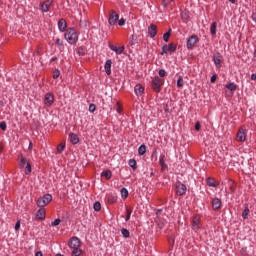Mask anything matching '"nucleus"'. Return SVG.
Segmentation results:
<instances>
[{
	"label": "nucleus",
	"instance_id": "27",
	"mask_svg": "<svg viewBox=\"0 0 256 256\" xmlns=\"http://www.w3.org/2000/svg\"><path fill=\"white\" fill-rule=\"evenodd\" d=\"M121 197L122 199H127V197H129V190H127V188L123 187L121 188Z\"/></svg>",
	"mask_w": 256,
	"mask_h": 256
},
{
	"label": "nucleus",
	"instance_id": "43",
	"mask_svg": "<svg viewBox=\"0 0 256 256\" xmlns=\"http://www.w3.org/2000/svg\"><path fill=\"white\" fill-rule=\"evenodd\" d=\"M59 75H61V72L59 71V69L54 70L53 72V79H58Z\"/></svg>",
	"mask_w": 256,
	"mask_h": 256
},
{
	"label": "nucleus",
	"instance_id": "53",
	"mask_svg": "<svg viewBox=\"0 0 256 256\" xmlns=\"http://www.w3.org/2000/svg\"><path fill=\"white\" fill-rule=\"evenodd\" d=\"M18 229H21V221H17L15 224V231H17Z\"/></svg>",
	"mask_w": 256,
	"mask_h": 256
},
{
	"label": "nucleus",
	"instance_id": "46",
	"mask_svg": "<svg viewBox=\"0 0 256 256\" xmlns=\"http://www.w3.org/2000/svg\"><path fill=\"white\" fill-rule=\"evenodd\" d=\"M159 77H165V75H167V71H165V69H160L158 71Z\"/></svg>",
	"mask_w": 256,
	"mask_h": 256
},
{
	"label": "nucleus",
	"instance_id": "24",
	"mask_svg": "<svg viewBox=\"0 0 256 256\" xmlns=\"http://www.w3.org/2000/svg\"><path fill=\"white\" fill-rule=\"evenodd\" d=\"M145 153H147V146L142 144L138 148V155L143 156Z\"/></svg>",
	"mask_w": 256,
	"mask_h": 256
},
{
	"label": "nucleus",
	"instance_id": "19",
	"mask_svg": "<svg viewBox=\"0 0 256 256\" xmlns=\"http://www.w3.org/2000/svg\"><path fill=\"white\" fill-rule=\"evenodd\" d=\"M69 139L72 145H77V143H79V136L73 132L69 133Z\"/></svg>",
	"mask_w": 256,
	"mask_h": 256
},
{
	"label": "nucleus",
	"instance_id": "9",
	"mask_svg": "<svg viewBox=\"0 0 256 256\" xmlns=\"http://www.w3.org/2000/svg\"><path fill=\"white\" fill-rule=\"evenodd\" d=\"M51 5H53V0H46L45 2L40 3V11L42 13H49L51 9Z\"/></svg>",
	"mask_w": 256,
	"mask_h": 256
},
{
	"label": "nucleus",
	"instance_id": "31",
	"mask_svg": "<svg viewBox=\"0 0 256 256\" xmlns=\"http://www.w3.org/2000/svg\"><path fill=\"white\" fill-rule=\"evenodd\" d=\"M71 256H80L83 254V250L79 248H72Z\"/></svg>",
	"mask_w": 256,
	"mask_h": 256
},
{
	"label": "nucleus",
	"instance_id": "5",
	"mask_svg": "<svg viewBox=\"0 0 256 256\" xmlns=\"http://www.w3.org/2000/svg\"><path fill=\"white\" fill-rule=\"evenodd\" d=\"M175 189H176V195H179L180 197H183V195L187 193V185H185L179 180L176 181L175 183Z\"/></svg>",
	"mask_w": 256,
	"mask_h": 256
},
{
	"label": "nucleus",
	"instance_id": "22",
	"mask_svg": "<svg viewBox=\"0 0 256 256\" xmlns=\"http://www.w3.org/2000/svg\"><path fill=\"white\" fill-rule=\"evenodd\" d=\"M36 217L37 219H40L41 221H43L45 219V209L40 208L36 213Z\"/></svg>",
	"mask_w": 256,
	"mask_h": 256
},
{
	"label": "nucleus",
	"instance_id": "57",
	"mask_svg": "<svg viewBox=\"0 0 256 256\" xmlns=\"http://www.w3.org/2000/svg\"><path fill=\"white\" fill-rule=\"evenodd\" d=\"M152 157H157V149H154V150L152 151Z\"/></svg>",
	"mask_w": 256,
	"mask_h": 256
},
{
	"label": "nucleus",
	"instance_id": "48",
	"mask_svg": "<svg viewBox=\"0 0 256 256\" xmlns=\"http://www.w3.org/2000/svg\"><path fill=\"white\" fill-rule=\"evenodd\" d=\"M177 87H183V77H179L177 80Z\"/></svg>",
	"mask_w": 256,
	"mask_h": 256
},
{
	"label": "nucleus",
	"instance_id": "26",
	"mask_svg": "<svg viewBox=\"0 0 256 256\" xmlns=\"http://www.w3.org/2000/svg\"><path fill=\"white\" fill-rule=\"evenodd\" d=\"M159 164L162 167V171H165V169H167V164L165 163V156H160Z\"/></svg>",
	"mask_w": 256,
	"mask_h": 256
},
{
	"label": "nucleus",
	"instance_id": "38",
	"mask_svg": "<svg viewBox=\"0 0 256 256\" xmlns=\"http://www.w3.org/2000/svg\"><path fill=\"white\" fill-rule=\"evenodd\" d=\"M93 209L96 212L101 211V202H95L94 205H93Z\"/></svg>",
	"mask_w": 256,
	"mask_h": 256
},
{
	"label": "nucleus",
	"instance_id": "55",
	"mask_svg": "<svg viewBox=\"0 0 256 256\" xmlns=\"http://www.w3.org/2000/svg\"><path fill=\"white\" fill-rule=\"evenodd\" d=\"M59 58H57V56H54L50 59V63H53V61H57Z\"/></svg>",
	"mask_w": 256,
	"mask_h": 256
},
{
	"label": "nucleus",
	"instance_id": "18",
	"mask_svg": "<svg viewBox=\"0 0 256 256\" xmlns=\"http://www.w3.org/2000/svg\"><path fill=\"white\" fill-rule=\"evenodd\" d=\"M206 184L208 187H219V183L215 181V178L208 177L206 178Z\"/></svg>",
	"mask_w": 256,
	"mask_h": 256
},
{
	"label": "nucleus",
	"instance_id": "13",
	"mask_svg": "<svg viewBox=\"0 0 256 256\" xmlns=\"http://www.w3.org/2000/svg\"><path fill=\"white\" fill-rule=\"evenodd\" d=\"M58 29L60 33H65V31H67V21H65V19L62 18L58 21Z\"/></svg>",
	"mask_w": 256,
	"mask_h": 256
},
{
	"label": "nucleus",
	"instance_id": "40",
	"mask_svg": "<svg viewBox=\"0 0 256 256\" xmlns=\"http://www.w3.org/2000/svg\"><path fill=\"white\" fill-rule=\"evenodd\" d=\"M85 53H87V49H85V47H79L78 48V55H85Z\"/></svg>",
	"mask_w": 256,
	"mask_h": 256
},
{
	"label": "nucleus",
	"instance_id": "58",
	"mask_svg": "<svg viewBox=\"0 0 256 256\" xmlns=\"http://www.w3.org/2000/svg\"><path fill=\"white\" fill-rule=\"evenodd\" d=\"M35 256H43V253L41 251H38L35 253Z\"/></svg>",
	"mask_w": 256,
	"mask_h": 256
},
{
	"label": "nucleus",
	"instance_id": "32",
	"mask_svg": "<svg viewBox=\"0 0 256 256\" xmlns=\"http://www.w3.org/2000/svg\"><path fill=\"white\" fill-rule=\"evenodd\" d=\"M27 163H29L27 161V158H25V156H20V161H19L20 167L25 168V165H27Z\"/></svg>",
	"mask_w": 256,
	"mask_h": 256
},
{
	"label": "nucleus",
	"instance_id": "51",
	"mask_svg": "<svg viewBox=\"0 0 256 256\" xmlns=\"http://www.w3.org/2000/svg\"><path fill=\"white\" fill-rule=\"evenodd\" d=\"M215 81H217V74L212 75L210 78V83H215Z\"/></svg>",
	"mask_w": 256,
	"mask_h": 256
},
{
	"label": "nucleus",
	"instance_id": "4",
	"mask_svg": "<svg viewBox=\"0 0 256 256\" xmlns=\"http://www.w3.org/2000/svg\"><path fill=\"white\" fill-rule=\"evenodd\" d=\"M198 43H199V37L197 35H192L188 38L186 42V47L191 51L195 49V47H197Z\"/></svg>",
	"mask_w": 256,
	"mask_h": 256
},
{
	"label": "nucleus",
	"instance_id": "54",
	"mask_svg": "<svg viewBox=\"0 0 256 256\" xmlns=\"http://www.w3.org/2000/svg\"><path fill=\"white\" fill-rule=\"evenodd\" d=\"M251 19L254 21V23H256V13H252Z\"/></svg>",
	"mask_w": 256,
	"mask_h": 256
},
{
	"label": "nucleus",
	"instance_id": "30",
	"mask_svg": "<svg viewBox=\"0 0 256 256\" xmlns=\"http://www.w3.org/2000/svg\"><path fill=\"white\" fill-rule=\"evenodd\" d=\"M225 87H226V89H229V91L237 90V84H234L233 82L226 84Z\"/></svg>",
	"mask_w": 256,
	"mask_h": 256
},
{
	"label": "nucleus",
	"instance_id": "21",
	"mask_svg": "<svg viewBox=\"0 0 256 256\" xmlns=\"http://www.w3.org/2000/svg\"><path fill=\"white\" fill-rule=\"evenodd\" d=\"M213 61H214L215 67L217 69H220V67H221V55H214L213 56Z\"/></svg>",
	"mask_w": 256,
	"mask_h": 256
},
{
	"label": "nucleus",
	"instance_id": "20",
	"mask_svg": "<svg viewBox=\"0 0 256 256\" xmlns=\"http://www.w3.org/2000/svg\"><path fill=\"white\" fill-rule=\"evenodd\" d=\"M111 65H113V62L111 59L106 60L104 69L107 75H111Z\"/></svg>",
	"mask_w": 256,
	"mask_h": 256
},
{
	"label": "nucleus",
	"instance_id": "6",
	"mask_svg": "<svg viewBox=\"0 0 256 256\" xmlns=\"http://www.w3.org/2000/svg\"><path fill=\"white\" fill-rule=\"evenodd\" d=\"M175 51H177V45L170 43L162 46V52L160 54L165 55L167 53H175Z\"/></svg>",
	"mask_w": 256,
	"mask_h": 256
},
{
	"label": "nucleus",
	"instance_id": "28",
	"mask_svg": "<svg viewBox=\"0 0 256 256\" xmlns=\"http://www.w3.org/2000/svg\"><path fill=\"white\" fill-rule=\"evenodd\" d=\"M131 213H133V209L131 207L126 206V218L125 221H129L131 219Z\"/></svg>",
	"mask_w": 256,
	"mask_h": 256
},
{
	"label": "nucleus",
	"instance_id": "50",
	"mask_svg": "<svg viewBox=\"0 0 256 256\" xmlns=\"http://www.w3.org/2000/svg\"><path fill=\"white\" fill-rule=\"evenodd\" d=\"M118 25H119V27H123V25H125L124 18H121L120 20L118 19Z\"/></svg>",
	"mask_w": 256,
	"mask_h": 256
},
{
	"label": "nucleus",
	"instance_id": "42",
	"mask_svg": "<svg viewBox=\"0 0 256 256\" xmlns=\"http://www.w3.org/2000/svg\"><path fill=\"white\" fill-rule=\"evenodd\" d=\"M173 3V0H163L162 5L163 7H169V5Z\"/></svg>",
	"mask_w": 256,
	"mask_h": 256
},
{
	"label": "nucleus",
	"instance_id": "25",
	"mask_svg": "<svg viewBox=\"0 0 256 256\" xmlns=\"http://www.w3.org/2000/svg\"><path fill=\"white\" fill-rule=\"evenodd\" d=\"M101 177H105V179L109 180L111 177H113V173L111 170H105L101 173Z\"/></svg>",
	"mask_w": 256,
	"mask_h": 256
},
{
	"label": "nucleus",
	"instance_id": "37",
	"mask_svg": "<svg viewBox=\"0 0 256 256\" xmlns=\"http://www.w3.org/2000/svg\"><path fill=\"white\" fill-rule=\"evenodd\" d=\"M25 168V175H31V163L27 162V165L24 166Z\"/></svg>",
	"mask_w": 256,
	"mask_h": 256
},
{
	"label": "nucleus",
	"instance_id": "29",
	"mask_svg": "<svg viewBox=\"0 0 256 256\" xmlns=\"http://www.w3.org/2000/svg\"><path fill=\"white\" fill-rule=\"evenodd\" d=\"M121 234L123 235V237L125 239H129L131 237V232H129V230H127V228H122Z\"/></svg>",
	"mask_w": 256,
	"mask_h": 256
},
{
	"label": "nucleus",
	"instance_id": "34",
	"mask_svg": "<svg viewBox=\"0 0 256 256\" xmlns=\"http://www.w3.org/2000/svg\"><path fill=\"white\" fill-rule=\"evenodd\" d=\"M129 167H131L134 171L137 169V161L135 159H130L128 161Z\"/></svg>",
	"mask_w": 256,
	"mask_h": 256
},
{
	"label": "nucleus",
	"instance_id": "63",
	"mask_svg": "<svg viewBox=\"0 0 256 256\" xmlns=\"http://www.w3.org/2000/svg\"><path fill=\"white\" fill-rule=\"evenodd\" d=\"M117 113H121V108H117Z\"/></svg>",
	"mask_w": 256,
	"mask_h": 256
},
{
	"label": "nucleus",
	"instance_id": "12",
	"mask_svg": "<svg viewBox=\"0 0 256 256\" xmlns=\"http://www.w3.org/2000/svg\"><path fill=\"white\" fill-rule=\"evenodd\" d=\"M109 49H111V51H114V53H116V55H123V52L125 51V46L117 47L115 45L110 44Z\"/></svg>",
	"mask_w": 256,
	"mask_h": 256
},
{
	"label": "nucleus",
	"instance_id": "64",
	"mask_svg": "<svg viewBox=\"0 0 256 256\" xmlns=\"http://www.w3.org/2000/svg\"><path fill=\"white\" fill-rule=\"evenodd\" d=\"M55 256H63V255H61V254H56Z\"/></svg>",
	"mask_w": 256,
	"mask_h": 256
},
{
	"label": "nucleus",
	"instance_id": "8",
	"mask_svg": "<svg viewBox=\"0 0 256 256\" xmlns=\"http://www.w3.org/2000/svg\"><path fill=\"white\" fill-rule=\"evenodd\" d=\"M118 21H119L118 13L115 10H111L110 15H109V19H108L109 25H111V26L117 25Z\"/></svg>",
	"mask_w": 256,
	"mask_h": 256
},
{
	"label": "nucleus",
	"instance_id": "16",
	"mask_svg": "<svg viewBox=\"0 0 256 256\" xmlns=\"http://www.w3.org/2000/svg\"><path fill=\"white\" fill-rule=\"evenodd\" d=\"M148 35L151 39H153L155 35H157V25L151 24L148 27Z\"/></svg>",
	"mask_w": 256,
	"mask_h": 256
},
{
	"label": "nucleus",
	"instance_id": "61",
	"mask_svg": "<svg viewBox=\"0 0 256 256\" xmlns=\"http://www.w3.org/2000/svg\"><path fill=\"white\" fill-rule=\"evenodd\" d=\"M32 145H33V143L30 142L28 149H32Z\"/></svg>",
	"mask_w": 256,
	"mask_h": 256
},
{
	"label": "nucleus",
	"instance_id": "1",
	"mask_svg": "<svg viewBox=\"0 0 256 256\" xmlns=\"http://www.w3.org/2000/svg\"><path fill=\"white\" fill-rule=\"evenodd\" d=\"M64 38L69 45H77V41H79V34H77L75 28H67L64 33Z\"/></svg>",
	"mask_w": 256,
	"mask_h": 256
},
{
	"label": "nucleus",
	"instance_id": "49",
	"mask_svg": "<svg viewBox=\"0 0 256 256\" xmlns=\"http://www.w3.org/2000/svg\"><path fill=\"white\" fill-rule=\"evenodd\" d=\"M115 201H117L116 197H113V196L108 197V203H115Z\"/></svg>",
	"mask_w": 256,
	"mask_h": 256
},
{
	"label": "nucleus",
	"instance_id": "62",
	"mask_svg": "<svg viewBox=\"0 0 256 256\" xmlns=\"http://www.w3.org/2000/svg\"><path fill=\"white\" fill-rule=\"evenodd\" d=\"M230 3L235 4V0H228Z\"/></svg>",
	"mask_w": 256,
	"mask_h": 256
},
{
	"label": "nucleus",
	"instance_id": "17",
	"mask_svg": "<svg viewBox=\"0 0 256 256\" xmlns=\"http://www.w3.org/2000/svg\"><path fill=\"white\" fill-rule=\"evenodd\" d=\"M237 141L240 143H244V141H247V135L245 134V131L239 130L237 133Z\"/></svg>",
	"mask_w": 256,
	"mask_h": 256
},
{
	"label": "nucleus",
	"instance_id": "35",
	"mask_svg": "<svg viewBox=\"0 0 256 256\" xmlns=\"http://www.w3.org/2000/svg\"><path fill=\"white\" fill-rule=\"evenodd\" d=\"M169 37H171V29L163 34V41H165V43H169Z\"/></svg>",
	"mask_w": 256,
	"mask_h": 256
},
{
	"label": "nucleus",
	"instance_id": "15",
	"mask_svg": "<svg viewBox=\"0 0 256 256\" xmlns=\"http://www.w3.org/2000/svg\"><path fill=\"white\" fill-rule=\"evenodd\" d=\"M222 205H223V202H221V199L214 198L212 200V208L214 209V211H218V209H221Z\"/></svg>",
	"mask_w": 256,
	"mask_h": 256
},
{
	"label": "nucleus",
	"instance_id": "47",
	"mask_svg": "<svg viewBox=\"0 0 256 256\" xmlns=\"http://www.w3.org/2000/svg\"><path fill=\"white\" fill-rule=\"evenodd\" d=\"M97 109V106L95 104H90L89 105V111L90 113H95V110Z\"/></svg>",
	"mask_w": 256,
	"mask_h": 256
},
{
	"label": "nucleus",
	"instance_id": "2",
	"mask_svg": "<svg viewBox=\"0 0 256 256\" xmlns=\"http://www.w3.org/2000/svg\"><path fill=\"white\" fill-rule=\"evenodd\" d=\"M165 81L161 79L159 76H155L152 79V89L155 93H161V87H163Z\"/></svg>",
	"mask_w": 256,
	"mask_h": 256
},
{
	"label": "nucleus",
	"instance_id": "3",
	"mask_svg": "<svg viewBox=\"0 0 256 256\" xmlns=\"http://www.w3.org/2000/svg\"><path fill=\"white\" fill-rule=\"evenodd\" d=\"M51 201H53V196L51 194H44L42 197L38 198L36 203L38 207H47Z\"/></svg>",
	"mask_w": 256,
	"mask_h": 256
},
{
	"label": "nucleus",
	"instance_id": "36",
	"mask_svg": "<svg viewBox=\"0 0 256 256\" xmlns=\"http://www.w3.org/2000/svg\"><path fill=\"white\" fill-rule=\"evenodd\" d=\"M129 45H131V47H134V45H137V36L132 35L130 37Z\"/></svg>",
	"mask_w": 256,
	"mask_h": 256
},
{
	"label": "nucleus",
	"instance_id": "44",
	"mask_svg": "<svg viewBox=\"0 0 256 256\" xmlns=\"http://www.w3.org/2000/svg\"><path fill=\"white\" fill-rule=\"evenodd\" d=\"M65 149V144L61 143L60 145H58L57 147V151L58 153H63V150Z\"/></svg>",
	"mask_w": 256,
	"mask_h": 256
},
{
	"label": "nucleus",
	"instance_id": "11",
	"mask_svg": "<svg viewBox=\"0 0 256 256\" xmlns=\"http://www.w3.org/2000/svg\"><path fill=\"white\" fill-rule=\"evenodd\" d=\"M54 101H55V96H53V93H46L44 95V105H46V107H51Z\"/></svg>",
	"mask_w": 256,
	"mask_h": 256
},
{
	"label": "nucleus",
	"instance_id": "10",
	"mask_svg": "<svg viewBox=\"0 0 256 256\" xmlns=\"http://www.w3.org/2000/svg\"><path fill=\"white\" fill-rule=\"evenodd\" d=\"M70 249H79L81 247V240L78 237H72L68 243Z\"/></svg>",
	"mask_w": 256,
	"mask_h": 256
},
{
	"label": "nucleus",
	"instance_id": "52",
	"mask_svg": "<svg viewBox=\"0 0 256 256\" xmlns=\"http://www.w3.org/2000/svg\"><path fill=\"white\" fill-rule=\"evenodd\" d=\"M195 129L196 131H201V122H196Z\"/></svg>",
	"mask_w": 256,
	"mask_h": 256
},
{
	"label": "nucleus",
	"instance_id": "23",
	"mask_svg": "<svg viewBox=\"0 0 256 256\" xmlns=\"http://www.w3.org/2000/svg\"><path fill=\"white\" fill-rule=\"evenodd\" d=\"M210 34L215 37L217 35V22H213L210 26Z\"/></svg>",
	"mask_w": 256,
	"mask_h": 256
},
{
	"label": "nucleus",
	"instance_id": "45",
	"mask_svg": "<svg viewBox=\"0 0 256 256\" xmlns=\"http://www.w3.org/2000/svg\"><path fill=\"white\" fill-rule=\"evenodd\" d=\"M55 44L57 45V47H63V40H61L60 38H57L55 41Z\"/></svg>",
	"mask_w": 256,
	"mask_h": 256
},
{
	"label": "nucleus",
	"instance_id": "33",
	"mask_svg": "<svg viewBox=\"0 0 256 256\" xmlns=\"http://www.w3.org/2000/svg\"><path fill=\"white\" fill-rule=\"evenodd\" d=\"M249 213H250L249 206L246 205L242 212V219H247V217H249Z\"/></svg>",
	"mask_w": 256,
	"mask_h": 256
},
{
	"label": "nucleus",
	"instance_id": "59",
	"mask_svg": "<svg viewBox=\"0 0 256 256\" xmlns=\"http://www.w3.org/2000/svg\"><path fill=\"white\" fill-rule=\"evenodd\" d=\"M164 111H165V113H169V106L168 105H166V107L164 108Z\"/></svg>",
	"mask_w": 256,
	"mask_h": 256
},
{
	"label": "nucleus",
	"instance_id": "14",
	"mask_svg": "<svg viewBox=\"0 0 256 256\" xmlns=\"http://www.w3.org/2000/svg\"><path fill=\"white\" fill-rule=\"evenodd\" d=\"M134 93L137 95V97L143 95V93H145V87H143L141 84H136L134 87Z\"/></svg>",
	"mask_w": 256,
	"mask_h": 256
},
{
	"label": "nucleus",
	"instance_id": "60",
	"mask_svg": "<svg viewBox=\"0 0 256 256\" xmlns=\"http://www.w3.org/2000/svg\"><path fill=\"white\" fill-rule=\"evenodd\" d=\"M158 227H159L160 229H163V227H165V224L159 223V224H158Z\"/></svg>",
	"mask_w": 256,
	"mask_h": 256
},
{
	"label": "nucleus",
	"instance_id": "7",
	"mask_svg": "<svg viewBox=\"0 0 256 256\" xmlns=\"http://www.w3.org/2000/svg\"><path fill=\"white\" fill-rule=\"evenodd\" d=\"M192 229L197 233L201 229V217L199 215H194L191 223Z\"/></svg>",
	"mask_w": 256,
	"mask_h": 256
},
{
	"label": "nucleus",
	"instance_id": "41",
	"mask_svg": "<svg viewBox=\"0 0 256 256\" xmlns=\"http://www.w3.org/2000/svg\"><path fill=\"white\" fill-rule=\"evenodd\" d=\"M0 129L2 131H7V123L5 121L0 122Z\"/></svg>",
	"mask_w": 256,
	"mask_h": 256
},
{
	"label": "nucleus",
	"instance_id": "56",
	"mask_svg": "<svg viewBox=\"0 0 256 256\" xmlns=\"http://www.w3.org/2000/svg\"><path fill=\"white\" fill-rule=\"evenodd\" d=\"M251 80L256 81V73L251 74Z\"/></svg>",
	"mask_w": 256,
	"mask_h": 256
},
{
	"label": "nucleus",
	"instance_id": "39",
	"mask_svg": "<svg viewBox=\"0 0 256 256\" xmlns=\"http://www.w3.org/2000/svg\"><path fill=\"white\" fill-rule=\"evenodd\" d=\"M57 225H61V219L59 218L51 222V227H57Z\"/></svg>",
	"mask_w": 256,
	"mask_h": 256
}]
</instances>
